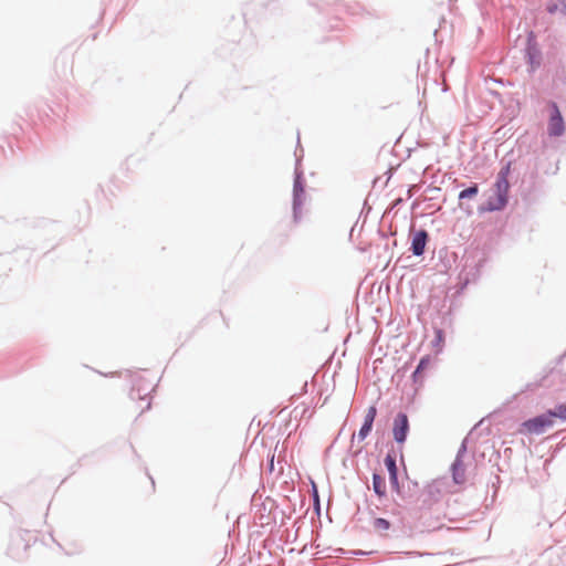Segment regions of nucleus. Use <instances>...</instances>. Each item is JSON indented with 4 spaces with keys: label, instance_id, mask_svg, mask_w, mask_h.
Wrapping results in <instances>:
<instances>
[{
    "label": "nucleus",
    "instance_id": "f257e3e1",
    "mask_svg": "<svg viewBox=\"0 0 566 566\" xmlns=\"http://www.w3.org/2000/svg\"><path fill=\"white\" fill-rule=\"evenodd\" d=\"M509 174H510V165L502 168L497 174L496 182L493 189V196L489 198V209L501 210L505 207L507 202V193H509Z\"/></svg>",
    "mask_w": 566,
    "mask_h": 566
},
{
    "label": "nucleus",
    "instance_id": "f03ea898",
    "mask_svg": "<svg viewBox=\"0 0 566 566\" xmlns=\"http://www.w3.org/2000/svg\"><path fill=\"white\" fill-rule=\"evenodd\" d=\"M151 384L133 388L129 394L128 410L134 415H142L148 410L151 406L150 397Z\"/></svg>",
    "mask_w": 566,
    "mask_h": 566
},
{
    "label": "nucleus",
    "instance_id": "7ed1b4c3",
    "mask_svg": "<svg viewBox=\"0 0 566 566\" xmlns=\"http://www.w3.org/2000/svg\"><path fill=\"white\" fill-rule=\"evenodd\" d=\"M554 426V420L552 419V416H549L547 412L544 415H539L537 417H534L532 419H528L524 421L521 424L520 432L521 433H528V434H541L545 432L546 429Z\"/></svg>",
    "mask_w": 566,
    "mask_h": 566
},
{
    "label": "nucleus",
    "instance_id": "20e7f679",
    "mask_svg": "<svg viewBox=\"0 0 566 566\" xmlns=\"http://www.w3.org/2000/svg\"><path fill=\"white\" fill-rule=\"evenodd\" d=\"M551 108L552 112L547 125V132L549 136L558 137L565 132L564 119L556 103H551Z\"/></svg>",
    "mask_w": 566,
    "mask_h": 566
},
{
    "label": "nucleus",
    "instance_id": "39448f33",
    "mask_svg": "<svg viewBox=\"0 0 566 566\" xmlns=\"http://www.w3.org/2000/svg\"><path fill=\"white\" fill-rule=\"evenodd\" d=\"M409 430L408 417L405 413H398L394 421L392 434L394 439L398 443H402L406 440Z\"/></svg>",
    "mask_w": 566,
    "mask_h": 566
},
{
    "label": "nucleus",
    "instance_id": "423d86ee",
    "mask_svg": "<svg viewBox=\"0 0 566 566\" xmlns=\"http://www.w3.org/2000/svg\"><path fill=\"white\" fill-rule=\"evenodd\" d=\"M294 210L302 209L305 206L307 200V196L305 192V187L300 175L296 176L294 181Z\"/></svg>",
    "mask_w": 566,
    "mask_h": 566
},
{
    "label": "nucleus",
    "instance_id": "0eeeda50",
    "mask_svg": "<svg viewBox=\"0 0 566 566\" xmlns=\"http://www.w3.org/2000/svg\"><path fill=\"white\" fill-rule=\"evenodd\" d=\"M376 415H377V409L375 406H370L365 415V420H364V424L363 427L360 428L359 432H358V438L360 440H364L368 434L369 432L371 431V428H373V423H374V420L376 418Z\"/></svg>",
    "mask_w": 566,
    "mask_h": 566
},
{
    "label": "nucleus",
    "instance_id": "6e6552de",
    "mask_svg": "<svg viewBox=\"0 0 566 566\" xmlns=\"http://www.w3.org/2000/svg\"><path fill=\"white\" fill-rule=\"evenodd\" d=\"M427 238L428 235L426 231H418L413 235L411 250L415 255H421L424 252Z\"/></svg>",
    "mask_w": 566,
    "mask_h": 566
},
{
    "label": "nucleus",
    "instance_id": "1a4fd4ad",
    "mask_svg": "<svg viewBox=\"0 0 566 566\" xmlns=\"http://www.w3.org/2000/svg\"><path fill=\"white\" fill-rule=\"evenodd\" d=\"M385 465L389 472V480L392 485H398V470L396 465V460L392 455L387 454L385 458Z\"/></svg>",
    "mask_w": 566,
    "mask_h": 566
},
{
    "label": "nucleus",
    "instance_id": "9d476101",
    "mask_svg": "<svg viewBox=\"0 0 566 566\" xmlns=\"http://www.w3.org/2000/svg\"><path fill=\"white\" fill-rule=\"evenodd\" d=\"M373 489H374V492L379 497H384L387 493V485H386L385 478L375 473L373 476Z\"/></svg>",
    "mask_w": 566,
    "mask_h": 566
},
{
    "label": "nucleus",
    "instance_id": "9b49d317",
    "mask_svg": "<svg viewBox=\"0 0 566 566\" xmlns=\"http://www.w3.org/2000/svg\"><path fill=\"white\" fill-rule=\"evenodd\" d=\"M430 363L431 359L429 356L422 357L420 359L419 365L412 375L415 381H420L422 379V371L429 368Z\"/></svg>",
    "mask_w": 566,
    "mask_h": 566
},
{
    "label": "nucleus",
    "instance_id": "f8f14e48",
    "mask_svg": "<svg viewBox=\"0 0 566 566\" xmlns=\"http://www.w3.org/2000/svg\"><path fill=\"white\" fill-rule=\"evenodd\" d=\"M547 413L552 416L553 420L554 418L566 420V405H559L555 408V410H549Z\"/></svg>",
    "mask_w": 566,
    "mask_h": 566
},
{
    "label": "nucleus",
    "instance_id": "ddd939ff",
    "mask_svg": "<svg viewBox=\"0 0 566 566\" xmlns=\"http://www.w3.org/2000/svg\"><path fill=\"white\" fill-rule=\"evenodd\" d=\"M390 527V523L385 520V518H376L374 521V528L377 531V532H380V533H384V532H387Z\"/></svg>",
    "mask_w": 566,
    "mask_h": 566
},
{
    "label": "nucleus",
    "instance_id": "4468645a",
    "mask_svg": "<svg viewBox=\"0 0 566 566\" xmlns=\"http://www.w3.org/2000/svg\"><path fill=\"white\" fill-rule=\"evenodd\" d=\"M476 193H478V187L472 186V187H469L468 189L462 190L459 195V198L460 199L472 198Z\"/></svg>",
    "mask_w": 566,
    "mask_h": 566
},
{
    "label": "nucleus",
    "instance_id": "2eb2a0df",
    "mask_svg": "<svg viewBox=\"0 0 566 566\" xmlns=\"http://www.w3.org/2000/svg\"><path fill=\"white\" fill-rule=\"evenodd\" d=\"M442 343H443V333H442V331L438 329L436 332V340H434V346L438 347V352L441 350Z\"/></svg>",
    "mask_w": 566,
    "mask_h": 566
}]
</instances>
